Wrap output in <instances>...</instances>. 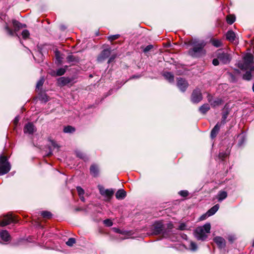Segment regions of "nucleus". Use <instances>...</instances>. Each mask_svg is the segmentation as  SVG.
Masks as SVG:
<instances>
[{"label": "nucleus", "mask_w": 254, "mask_h": 254, "mask_svg": "<svg viewBox=\"0 0 254 254\" xmlns=\"http://www.w3.org/2000/svg\"><path fill=\"white\" fill-rule=\"evenodd\" d=\"M254 56L252 54L247 53L243 57L242 60L238 63V67L242 70H247L251 68V70L254 71Z\"/></svg>", "instance_id": "nucleus-1"}, {"label": "nucleus", "mask_w": 254, "mask_h": 254, "mask_svg": "<svg viewBox=\"0 0 254 254\" xmlns=\"http://www.w3.org/2000/svg\"><path fill=\"white\" fill-rule=\"evenodd\" d=\"M210 223H206L202 226L197 227L194 232L195 237L198 240H205L207 237V234L210 233Z\"/></svg>", "instance_id": "nucleus-2"}, {"label": "nucleus", "mask_w": 254, "mask_h": 254, "mask_svg": "<svg viewBox=\"0 0 254 254\" xmlns=\"http://www.w3.org/2000/svg\"><path fill=\"white\" fill-rule=\"evenodd\" d=\"M10 170V165L6 156H0V176L7 173Z\"/></svg>", "instance_id": "nucleus-3"}, {"label": "nucleus", "mask_w": 254, "mask_h": 254, "mask_svg": "<svg viewBox=\"0 0 254 254\" xmlns=\"http://www.w3.org/2000/svg\"><path fill=\"white\" fill-rule=\"evenodd\" d=\"M163 224L162 221L155 222L152 227V235H157L161 233L164 234Z\"/></svg>", "instance_id": "nucleus-4"}, {"label": "nucleus", "mask_w": 254, "mask_h": 254, "mask_svg": "<svg viewBox=\"0 0 254 254\" xmlns=\"http://www.w3.org/2000/svg\"><path fill=\"white\" fill-rule=\"evenodd\" d=\"M217 55L219 60L224 64H228L231 61L232 58L231 55L222 52L221 49L218 50Z\"/></svg>", "instance_id": "nucleus-5"}, {"label": "nucleus", "mask_w": 254, "mask_h": 254, "mask_svg": "<svg viewBox=\"0 0 254 254\" xmlns=\"http://www.w3.org/2000/svg\"><path fill=\"white\" fill-rule=\"evenodd\" d=\"M202 99L201 90L198 88L194 89L191 94V101L193 103H197Z\"/></svg>", "instance_id": "nucleus-6"}, {"label": "nucleus", "mask_w": 254, "mask_h": 254, "mask_svg": "<svg viewBox=\"0 0 254 254\" xmlns=\"http://www.w3.org/2000/svg\"><path fill=\"white\" fill-rule=\"evenodd\" d=\"M16 222V220L11 214H7L4 216L3 219L0 222V225L5 226L11 223H15Z\"/></svg>", "instance_id": "nucleus-7"}, {"label": "nucleus", "mask_w": 254, "mask_h": 254, "mask_svg": "<svg viewBox=\"0 0 254 254\" xmlns=\"http://www.w3.org/2000/svg\"><path fill=\"white\" fill-rule=\"evenodd\" d=\"M177 85L181 91L185 92L189 86V83L185 79L178 78H177Z\"/></svg>", "instance_id": "nucleus-8"}, {"label": "nucleus", "mask_w": 254, "mask_h": 254, "mask_svg": "<svg viewBox=\"0 0 254 254\" xmlns=\"http://www.w3.org/2000/svg\"><path fill=\"white\" fill-rule=\"evenodd\" d=\"M207 100L212 107L218 106L222 104L223 101L220 98L213 99L210 94L207 96Z\"/></svg>", "instance_id": "nucleus-9"}, {"label": "nucleus", "mask_w": 254, "mask_h": 254, "mask_svg": "<svg viewBox=\"0 0 254 254\" xmlns=\"http://www.w3.org/2000/svg\"><path fill=\"white\" fill-rule=\"evenodd\" d=\"M36 130V127L31 123H27L24 127V132L25 133L33 134Z\"/></svg>", "instance_id": "nucleus-10"}, {"label": "nucleus", "mask_w": 254, "mask_h": 254, "mask_svg": "<svg viewBox=\"0 0 254 254\" xmlns=\"http://www.w3.org/2000/svg\"><path fill=\"white\" fill-rule=\"evenodd\" d=\"M111 54V51L110 49H104L101 54L99 56L98 58V61L99 62H102L105 59L109 57Z\"/></svg>", "instance_id": "nucleus-11"}, {"label": "nucleus", "mask_w": 254, "mask_h": 254, "mask_svg": "<svg viewBox=\"0 0 254 254\" xmlns=\"http://www.w3.org/2000/svg\"><path fill=\"white\" fill-rule=\"evenodd\" d=\"M71 79L69 77H62L58 79V84L59 86H64L69 83Z\"/></svg>", "instance_id": "nucleus-12"}, {"label": "nucleus", "mask_w": 254, "mask_h": 254, "mask_svg": "<svg viewBox=\"0 0 254 254\" xmlns=\"http://www.w3.org/2000/svg\"><path fill=\"white\" fill-rule=\"evenodd\" d=\"M213 240L219 248H223L225 246V240L223 238L216 237Z\"/></svg>", "instance_id": "nucleus-13"}, {"label": "nucleus", "mask_w": 254, "mask_h": 254, "mask_svg": "<svg viewBox=\"0 0 254 254\" xmlns=\"http://www.w3.org/2000/svg\"><path fill=\"white\" fill-rule=\"evenodd\" d=\"M0 240L3 242H7L10 240V235L6 230L0 232Z\"/></svg>", "instance_id": "nucleus-14"}, {"label": "nucleus", "mask_w": 254, "mask_h": 254, "mask_svg": "<svg viewBox=\"0 0 254 254\" xmlns=\"http://www.w3.org/2000/svg\"><path fill=\"white\" fill-rule=\"evenodd\" d=\"M221 125L220 124V123H218L215 127H213V128L212 129L211 131V137L213 138L215 137L218 134L220 127H221Z\"/></svg>", "instance_id": "nucleus-15"}, {"label": "nucleus", "mask_w": 254, "mask_h": 254, "mask_svg": "<svg viewBox=\"0 0 254 254\" xmlns=\"http://www.w3.org/2000/svg\"><path fill=\"white\" fill-rule=\"evenodd\" d=\"M67 66L65 65L64 68H59L57 72H55L53 71L51 74L52 75L56 76H62L64 74L66 71V68H67Z\"/></svg>", "instance_id": "nucleus-16"}, {"label": "nucleus", "mask_w": 254, "mask_h": 254, "mask_svg": "<svg viewBox=\"0 0 254 254\" xmlns=\"http://www.w3.org/2000/svg\"><path fill=\"white\" fill-rule=\"evenodd\" d=\"M56 56V63L57 64H62V59L63 58L62 57V55L60 52L57 49H56V50L54 51Z\"/></svg>", "instance_id": "nucleus-17"}, {"label": "nucleus", "mask_w": 254, "mask_h": 254, "mask_svg": "<svg viewBox=\"0 0 254 254\" xmlns=\"http://www.w3.org/2000/svg\"><path fill=\"white\" fill-rule=\"evenodd\" d=\"M226 38L230 42H233L235 40V33L232 30L228 31L226 33Z\"/></svg>", "instance_id": "nucleus-18"}, {"label": "nucleus", "mask_w": 254, "mask_h": 254, "mask_svg": "<svg viewBox=\"0 0 254 254\" xmlns=\"http://www.w3.org/2000/svg\"><path fill=\"white\" fill-rule=\"evenodd\" d=\"M90 171L91 174L94 177L97 176L99 173L98 168L96 165H92L91 166Z\"/></svg>", "instance_id": "nucleus-19"}, {"label": "nucleus", "mask_w": 254, "mask_h": 254, "mask_svg": "<svg viewBox=\"0 0 254 254\" xmlns=\"http://www.w3.org/2000/svg\"><path fill=\"white\" fill-rule=\"evenodd\" d=\"M126 196V192L123 190H119L116 194V197L118 199H122Z\"/></svg>", "instance_id": "nucleus-20"}, {"label": "nucleus", "mask_w": 254, "mask_h": 254, "mask_svg": "<svg viewBox=\"0 0 254 254\" xmlns=\"http://www.w3.org/2000/svg\"><path fill=\"white\" fill-rule=\"evenodd\" d=\"M219 208V205L217 204L209 209L207 212L208 214V216H211L214 215L218 210Z\"/></svg>", "instance_id": "nucleus-21"}, {"label": "nucleus", "mask_w": 254, "mask_h": 254, "mask_svg": "<svg viewBox=\"0 0 254 254\" xmlns=\"http://www.w3.org/2000/svg\"><path fill=\"white\" fill-rule=\"evenodd\" d=\"M50 146L49 147L50 152L49 153L48 155H50L52 154V149L57 148L58 150L59 146L58 144L54 140H50Z\"/></svg>", "instance_id": "nucleus-22"}, {"label": "nucleus", "mask_w": 254, "mask_h": 254, "mask_svg": "<svg viewBox=\"0 0 254 254\" xmlns=\"http://www.w3.org/2000/svg\"><path fill=\"white\" fill-rule=\"evenodd\" d=\"M210 109V106L208 104H204L203 105H202L200 108H199V112L204 114H205L207 111H208Z\"/></svg>", "instance_id": "nucleus-23"}, {"label": "nucleus", "mask_w": 254, "mask_h": 254, "mask_svg": "<svg viewBox=\"0 0 254 254\" xmlns=\"http://www.w3.org/2000/svg\"><path fill=\"white\" fill-rule=\"evenodd\" d=\"M227 196V193L225 191H220L219 192L217 198L219 201H221L225 199Z\"/></svg>", "instance_id": "nucleus-24"}, {"label": "nucleus", "mask_w": 254, "mask_h": 254, "mask_svg": "<svg viewBox=\"0 0 254 254\" xmlns=\"http://www.w3.org/2000/svg\"><path fill=\"white\" fill-rule=\"evenodd\" d=\"M163 76L169 82H172L174 81V75L170 72H165Z\"/></svg>", "instance_id": "nucleus-25"}, {"label": "nucleus", "mask_w": 254, "mask_h": 254, "mask_svg": "<svg viewBox=\"0 0 254 254\" xmlns=\"http://www.w3.org/2000/svg\"><path fill=\"white\" fill-rule=\"evenodd\" d=\"M203 49H191L189 51V54L192 56H197V54L201 52Z\"/></svg>", "instance_id": "nucleus-26"}, {"label": "nucleus", "mask_w": 254, "mask_h": 254, "mask_svg": "<svg viewBox=\"0 0 254 254\" xmlns=\"http://www.w3.org/2000/svg\"><path fill=\"white\" fill-rule=\"evenodd\" d=\"M114 191L112 189H106V191L103 195V196L106 197L108 198H110L114 194Z\"/></svg>", "instance_id": "nucleus-27"}, {"label": "nucleus", "mask_w": 254, "mask_h": 254, "mask_svg": "<svg viewBox=\"0 0 254 254\" xmlns=\"http://www.w3.org/2000/svg\"><path fill=\"white\" fill-rule=\"evenodd\" d=\"M252 71V70H251L249 71H247L246 72V73L245 74H244V75L243 76V78L244 80H250L252 77V73H251Z\"/></svg>", "instance_id": "nucleus-28"}, {"label": "nucleus", "mask_w": 254, "mask_h": 254, "mask_svg": "<svg viewBox=\"0 0 254 254\" xmlns=\"http://www.w3.org/2000/svg\"><path fill=\"white\" fill-rule=\"evenodd\" d=\"M67 61L68 62H78L79 61V59L75 57V56H73L72 55H70L68 56L66 58Z\"/></svg>", "instance_id": "nucleus-29"}, {"label": "nucleus", "mask_w": 254, "mask_h": 254, "mask_svg": "<svg viewBox=\"0 0 254 254\" xmlns=\"http://www.w3.org/2000/svg\"><path fill=\"white\" fill-rule=\"evenodd\" d=\"M235 20V17L233 15H228L226 17L227 22L229 24H233Z\"/></svg>", "instance_id": "nucleus-30"}, {"label": "nucleus", "mask_w": 254, "mask_h": 254, "mask_svg": "<svg viewBox=\"0 0 254 254\" xmlns=\"http://www.w3.org/2000/svg\"><path fill=\"white\" fill-rule=\"evenodd\" d=\"M41 215L45 218L50 219L52 217V213L47 211H44L41 212Z\"/></svg>", "instance_id": "nucleus-31"}, {"label": "nucleus", "mask_w": 254, "mask_h": 254, "mask_svg": "<svg viewBox=\"0 0 254 254\" xmlns=\"http://www.w3.org/2000/svg\"><path fill=\"white\" fill-rule=\"evenodd\" d=\"M12 24H13V27L15 28V31L17 30V29H18L20 27H22V25L16 20H12Z\"/></svg>", "instance_id": "nucleus-32"}, {"label": "nucleus", "mask_w": 254, "mask_h": 254, "mask_svg": "<svg viewBox=\"0 0 254 254\" xmlns=\"http://www.w3.org/2000/svg\"><path fill=\"white\" fill-rule=\"evenodd\" d=\"M75 131V128L71 126H68L65 127L64 129V131L65 133H72Z\"/></svg>", "instance_id": "nucleus-33"}, {"label": "nucleus", "mask_w": 254, "mask_h": 254, "mask_svg": "<svg viewBox=\"0 0 254 254\" xmlns=\"http://www.w3.org/2000/svg\"><path fill=\"white\" fill-rule=\"evenodd\" d=\"M5 29L7 34H8L9 36H13L14 35L15 32L10 29L7 24L5 26Z\"/></svg>", "instance_id": "nucleus-34"}, {"label": "nucleus", "mask_w": 254, "mask_h": 254, "mask_svg": "<svg viewBox=\"0 0 254 254\" xmlns=\"http://www.w3.org/2000/svg\"><path fill=\"white\" fill-rule=\"evenodd\" d=\"M228 115V113H225L223 114L221 122L220 123V124L221 125H224L226 123V120L227 118Z\"/></svg>", "instance_id": "nucleus-35"}, {"label": "nucleus", "mask_w": 254, "mask_h": 254, "mask_svg": "<svg viewBox=\"0 0 254 254\" xmlns=\"http://www.w3.org/2000/svg\"><path fill=\"white\" fill-rule=\"evenodd\" d=\"M22 38L24 39L28 38L30 35L29 32L27 30H24L22 32Z\"/></svg>", "instance_id": "nucleus-36"}, {"label": "nucleus", "mask_w": 254, "mask_h": 254, "mask_svg": "<svg viewBox=\"0 0 254 254\" xmlns=\"http://www.w3.org/2000/svg\"><path fill=\"white\" fill-rule=\"evenodd\" d=\"M212 45L216 47H218L221 46V42L218 40L213 39L211 41Z\"/></svg>", "instance_id": "nucleus-37"}, {"label": "nucleus", "mask_w": 254, "mask_h": 254, "mask_svg": "<svg viewBox=\"0 0 254 254\" xmlns=\"http://www.w3.org/2000/svg\"><path fill=\"white\" fill-rule=\"evenodd\" d=\"M75 243V240L73 238H69L66 242V244L68 246H72Z\"/></svg>", "instance_id": "nucleus-38"}, {"label": "nucleus", "mask_w": 254, "mask_h": 254, "mask_svg": "<svg viewBox=\"0 0 254 254\" xmlns=\"http://www.w3.org/2000/svg\"><path fill=\"white\" fill-rule=\"evenodd\" d=\"M76 153L77 156L81 159H82L83 160H85V159H87V157H86L85 155L82 152L77 151L76 152Z\"/></svg>", "instance_id": "nucleus-39"}, {"label": "nucleus", "mask_w": 254, "mask_h": 254, "mask_svg": "<svg viewBox=\"0 0 254 254\" xmlns=\"http://www.w3.org/2000/svg\"><path fill=\"white\" fill-rule=\"evenodd\" d=\"M44 82V79L43 78H41L39 79V80L37 82L36 85V88L39 89L41 87Z\"/></svg>", "instance_id": "nucleus-40"}, {"label": "nucleus", "mask_w": 254, "mask_h": 254, "mask_svg": "<svg viewBox=\"0 0 254 254\" xmlns=\"http://www.w3.org/2000/svg\"><path fill=\"white\" fill-rule=\"evenodd\" d=\"M76 190L79 197H81V195H83L84 193V190L82 188H81L80 187H77L76 188Z\"/></svg>", "instance_id": "nucleus-41"}, {"label": "nucleus", "mask_w": 254, "mask_h": 254, "mask_svg": "<svg viewBox=\"0 0 254 254\" xmlns=\"http://www.w3.org/2000/svg\"><path fill=\"white\" fill-rule=\"evenodd\" d=\"M120 37V35L116 34L114 35H111L108 37V40L111 42L115 40L118 39Z\"/></svg>", "instance_id": "nucleus-42"}, {"label": "nucleus", "mask_w": 254, "mask_h": 254, "mask_svg": "<svg viewBox=\"0 0 254 254\" xmlns=\"http://www.w3.org/2000/svg\"><path fill=\"white\" fill-rule=\"evenodd\" d=\"M104 224L108 227L112 226L113 225L112 221L109 219H106L104 221Z\"/></svg>", "instance_id": "nucleus-43"}, {"label": "nucleus", "mask_w": 254, "mask_h": 254, "mask_svg": "<svg viewBox=\"0 0 254 254\" xmlns=\"http://www.w3.org/2000/svg\"><path fill=\"white\" fill-rule=\"evenodd\" d=\"M190 249L192 251H195L197 249L196 244L194 242H191L190 244Z\"/></svg>", "instance_id": "nucleus-44"}, {"label": "nucleus", "mask_w": 254, "mask_h": 254, "mask_svg": "<svg viewBox=\"0 0 254 254\" xmlns=\"http://www.w3.org/2000/svg\"><path fill=\"white\" fill-rule=\"evenodd\" d=\"M98 188L99 190L100 193L102 195H103L104 194V193H105V192L106 191V189H105V188L103 186H100V185H99L98 186Z\"/></svg>", "instance_id": "nucleus-45"}, {"label": "nucleus", "mask_w": 254, "mask_h": 254, "mask_svg": "<svg viewBox=\"0 0 254 254\" xmlns=\"http://www.w3.org/2000/svg\"><path fill=\"white\" fill-rule=\"evenodd\" d=\"M240 137V140L239 141L238 144L239 146H241L243 143L245 141V138L243 135H240L239 136Z\"/></svg>", "instance_id": "nucleus-46"}, {"label": "nucleus", "mask_w": 254, "mask_h": 254, "mask_svg": "<svg viewBox=\"0 0 254 254\" xmlns=\"http://www.w3.org/2000/svg\"><path fill=\"white\" fill-rule=\"evenodd\" d=\"M38 49V50L37 51H36V52L37 53V54H35L36 56L39 57L41 60H42L43 55L41 51L40 50H41L42 49Z\"/></svg>", "instance_id": "nucleus-47"}, {"label": "nucleus", "mask_w": 254, "mask_h": 254, "mask_svg": "<svg viewBox=\"0 0 254 254\" xmlns=\"http://www.w3.org/2000/svg\"><path fill=\"white\" fill-rule=\"evenodd\" d=\"M179 194L183 197H186L188 195L189 192L187 190H181L179 192Z\"/></svg>", "instance_id": "nucleus-48"}, {"label": "nucleus", "mask_w": 254, "mask_h": 254, "mask_svg": "<svg viewBox=\"0 0 254 254\" xmlns=\"http://www.w3.org/2000/svg\"><path fill=\"white\" fill-rule=\"evenodd\" d=\"M208 217H209V216H208V214L207 212H206V213H205V214L202 215L200 217L199 219L200 221H202V220H204L206 219Z\"/></svg>", "instance_id": "nucleus-49"}, {"label": "nucleus", "mask_w": 254, "mask_h": 254, "mask_svg": "<svg viewBox=\"0 0 254 254\" xmlns=\"http://www.w3.org/2000/svg\"><path fill=\"white\" fill-rule=\"evenodd\" d=\"M227 153H223V152H220L219 154V157L220 158H221L222 160H224L225 157L227 156Z\"/></svg>", "instance_id": "nucleus-50"}, {"label": "nucleus", "mask_w": 254, "mask_h": 254, "mask_svg": "<svg viewBox=\"0 0 254 254\" xmlns=\"http://www.w3.org/2000/svg\"><path fill=\"white\" fill-rule=\"evenodd\" d=\"M186 225L184 223H181L179 227V229L181 230H184L186 229Z\"/></svg>", "instance_id": "nucleus-51"}, {"label": "nucleus", "mask_w": 254, "mask_h": 254, "mask_svg": "<svg viewBox=\"0 0 254 254\" xmlns=\"http://www.w3.org/2000/svg\"><path fill=\"white\" fill-rule=\"evenodd\" d=\"M116 56L115 55H112L110 57V59H109L108 63H110L112 62L114 60V59L116 58Z\"/></svg>", "instance_id": "nucleus-52"}, {"label": "nucleus", "mask_w": 254, "mask_h": 254, "mask_svg": "<svg viewBox=\"0 0 254 254\" xmlns=\"http://www.w3.org/2000/svg\"><path fill=\"white\" fill-rule=\"evenodd\" d=\"M116 56L115 55H112L110 57V59H109L108 63H110L112 62L114 60V59L116 58Z\"/></svg>", "instance_id": "nucleus-53"}, {"label": "nucleus", "mask_w": 254, "mask_h": 254, "mask_svg": "<svg viewBox=\"0 0 254 254\" xmlns=\"http://www.w3.org/2000/svg\"><path fill=\"white\" fill-rule=\"evenodd\" d=\"M218 59H214L212 61V64L214 65L215 66H216V65H218L219 64V61H218Z\"/></svg>", "instance_id": "nucleus-54"}, {"label": "nucleus", "mask_w": 254, "mask_h": 254, "mask_svg": "<svg viewBox=\"0 0 254 254\" xmlns=\"http://www.w3.org/2000/svg\"><path fill=\"white\" fill-rule=\"evenodd\" d=\"M173 228V225L172 223L170 222L167 224V229L168 230H171Z\"/></svg>", "instance_id": "nucleus-55"}, {"label": "nucleus", "mask_w": 254, "mask_h": 254, "mask_svg": "<svg viewBox=\"0 0 254 254\" xmlns=\"http://www.w3.org/2000/svg\"><path fill=\"white\" fill-rule=\"evenodd\" d=\"M19 121V117L18 116H16L13 121L14 124L16 125Z\"/></svg>", "instance_id": "nucleus-56"}, {"label": "nucleus", "mask_w": 254, "mask_h": 254, "mask_svg": "<svg viewBox=\"0 0 254 254\" xmlns=\"http://www.w3.org/2000/svg\"><path fill=\"white\" fill-rule=\"evenodd\" d=\"M235 239V238L234 236H230L228 237V240L229 241L233 242V241Z\"/></svg>", "instance_id": "nucleus-57"}, {"label": "nucleus", "mask_w": 254, "mask_h": 254, "mask_svg": "<svg viewBox=\"0 0 254 254\" xmlns=\"http://www.w3.org/2000/svg\"><path fill=\"white\" fill-rule=\"evenodd\" d=\"M144 49L143 50V52L144 53H146V52H148L150 49L145 48V49Z\"/></svg>", "instance_id": "nucleus-58"}, {"label": "nucleus", "mask_w": 254, "mask_h": 254, "mask_svg": "<svg viewBox=\"0 0 254 254\" xmlns=\"http://www.w3.org/2000/svg\"><path fill=\"white\" fill-rule=\"evenodd\" d=\"M146 48H154V46L151 45V44H150V45H148V46H147L146 47Z\"/></svg>", "instance_id": "nucleus-59"}, {"label": "nucleus", "mask_w": 254, "mask_h": 254, "mask_svg": "<svg viewBox=\"0 0 254 254\" xmlns=\"http://www.w3.org/2000/svg\"><path fill=\"white\" fill-rule=\"evenodd\" d=\"M80 198L82 201L84 202L85 201V199L83 197V195H81V197H80Z\"/></svg>", "instance_id": "nucleus-60"}, {"label": "nucleus", "mask_w": 254, "mask_h": 254, "mask_svg": "<svg viewBox=\"0 0 254 254\" xmlns=\"http://www.w3.org/2000/svg\"><path fill=\"white\" fill-rule=\"evenodd\" d=\"M32 55H33V58L36 60V57H35V56L34 54V53H32Z\"/></svg>", "instance_id": "nucleus-61"}, {"label": "nucleus", "mask_w": 254, "mask_h": 254, "mask_svg": "<svg viewBox=\"0 0 254 254\" xmlns=\"http://www.w3.org/2000/svg\"><path fill=\"white\" fill-rule=\"evenodd\" d=\"M116 231L118 232V233H120V231L119 229H116Z\"/></svg>", "instance_id": "nucleus-62"}, {"label": "nucleus", "mask_w": 254, "mask_h": 254, "mask_svg": "<svg viewBox=\"0 0 254 254\" xmlns=\"http://www.w3.org/2000/svg\"><path fill=\"white\" fill-rule=\"evenodd\" d=\"M253 91L254 92V84L253 85Z\"/></svg>", "instance_id": "nucleus-63"}, {"label": "nucleus", "mask_w": 254, "mask_h": 254, "mask_svg": "<svg viewBox=\"0 0 254 254\" xmlns=\"http://www.w3.org/2000/svg\"><path fill=\"white\" fill-rule=\"evenodd\" d=\"M253 247L254 248V241L253 242Z\"/></svg>", "instance_id": "nucleus-64"}]
</instances>
